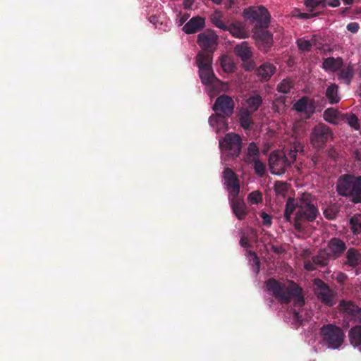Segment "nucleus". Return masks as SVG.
<instances>
[{"instance_id": "f257e3e1", "label": "nucleus", "mask_w": 361, "mask_h": 361, "mask_svg": "<svg viewBox=\"0 0 361 361\" xmlns=\"http://www.w3.org/2000/svg\"><path fill=\"white\" fill-rule=\"evenodd\" d=\"M319 214L314 199L308 193H304L300 198L288 197L284 210L286 221H293V226L298 231H302L307 223L314 221Z\"/></svg>"}, {"instance_id": "f03ea898", "label": "nucleus", "mask_w": 361, "mask_h": 361, "mask_svg": "<svg viewBox=\"0 0 361 361\" xmlns=\"http://www.w3.org/2000/svg\"><path fill=\"white\" fill-rule=\"evenodd\" d=\"M266 287L268 291L271 292L275 298L281 303H288L292 299L294 307L291 308L293 319L301 324L303 318L300 314V309L305 305L304 297L302 295V290L294 283L289 285L280 282L274 278L266 281Z\"/></svg>"}, {"instance_id": "7ed1b4c3", "label": "nucleus", "mask_w": 361, "mask_h": 361, "mask_svg": "<svg viewBox=\"0 0 361 361\" xmlns=\"http://www.w3.org/2000/svg\"><path fill=\"white\" fill-rule=\"evenodd\" d=\"M336 192L342 197L350 198L354 204L361 203V176H341L336 184Z\"/></svg>"}, {"instance_id": "20e7f679", "label": "nucleus", "mask_w": 361, "mask_h": 361, "mask_svg": "<svg viewBox=\"0 0 361 361\" xmlns=\"http://www.w3.org/2000/svg\"><path fill=\"white\" fill-rule=\"evenodd\" d=\"M234 107L235 102L230 96L227 94L219 96L212 107L216 114L209 118L211 124L213 125V123L215 121L222 126L226 125L225 118L229 117L233 114Z\"/></svg>"}, {"instance_id": "39448f33", "label": "nucleus", "mask_w": 361, "mask_h": 361, "mask_svg": "<svg viewBox=\"0 0 361 361\" xmlns=\"http://www.w3.org/2000/svg\"><path fill=\"white\" fill-rule=\"evenodd\" d=\"M196 63L199 68V75L202 82L207 85H215L220 80L215 76L212 67V58L210 54L199 51L196 57Z\"/></svg>"}, {"instance_id": "423d86ee", "label": "nucleus", "mask_w": 361, "mask_h": 361, "mask_svg": "<svg viewBox=\"0 0 361 361\" xmlns=\"http://www.w3.org/2000/svg\"><path fill=\"white\" fill-rule=\"evenodd\" d=\"M322 341L329 348L338 349L345 340V333L343 329L333 324L323 325L320 329Z\"/></svg>"}, {"instance_id": "0eeeda50", "label": "nucleus", "mask_w": 361, "mask_h": 361, "mask_svg": "<svg viewBox=\"0 0 361 361\" xmlns=\"http://www.w3.org/2000/svg\"><path fill=\"white\" fill-rule=\"evenodd\" d=\"M333 131L330 127L320 123L316 125L312 130L310 135V143L316 149H323L326 143L333 138Z\"/></svg>"}, {"instance_id": "6e6552de", "label": "nucleus", "mask_w": 361, "mask_h": 361, "mask_svg": "<svg viewBox=\"0 0 361 361\" xmlns=\"http://www.w3.org/2000/svg\"><path fill=\"white\" fill-rule=\"evenodd\" d=\"M247 18L256 22V28L266 29L269 26L271 16L264 6L250 7L244 11Z\"/></svg>"}, {"instance_id": "1a4fd4ad", "label": "nucleus", "mask_w": 361, "mask_h": 361, "mask_svg": "<svg viewBox=\"0 0 361 361\" xmlns=\"http://www.w3.org/2000/svg\"><path fill=\"white\" fill-rule=\"evenodd\" d=\"M291 161H289L286 154L283 152H272L269 157V166L272 174L281 175L285 173L286 169L290 167Z\"/></svg>"}, {"instance_id": "9d476101", "label": "nucleus", "mask_w": 361, "mask_h": 361, "mask_svg": "<svg viewBox=\"0 0 361 361\" xmlns=\"http://www.w3.org/2000/svg\"><path fill=\"white\" fill-rule=\"evenodd\" d=\"M218 36L212 30H206L197 35V43L202 50L207 54H210L212 58L213 53L218 46Z\"/></svg>"}, {"instance_id": "9b49d317", "label": "nucleus", "mask_w": 361, "mask_h": 361, "mask_svg": "<svg viewBox=\"0 0 361 361\" xmlns=\"http://www.w3.org/2000/svg\"><path fill=\"white\" fill-rule=\"evenodd\" d=\"M219 144L221 149L226 151L233 159L238 157L241 152L242 139L236 133H230L226 134Z\"/></svg>"}, {"instance_id": "f8f14e48", "label": "nucleus", "mask_w": 361, "mask_h": 361, "mask_svg": "<svg viewBox=\"0 0 361 361\" xmlns=\"http://www.w3.org/2000/svg\"><path fill=\"white\" fill-rule=\"evenodd\" d=\"M314 285L317 286L315 293L318 300L326 306H334L336 304L334 292L320 279H315Z\"/></svg>"}, {"instance_id": "ddd939ff", "label": "nucleus", "mask_w": 361, "mask_h": 361, "mask_svg": "<svg viewBox=\"0 0 361 361\" xmlns=\"http://www.w3.org/2000/svg\"><path fill=\"white\" fill-rule=\"evenodd\" d=\"M223 178L229 193L228 197H238L240 190L238 176L230 168H226L223 172Z\"/></svg>"}, {"instance_id": "4468645a", "label": "nucleus", "mask_w": 361, "mask_h": 361, "mask_svg": "<svg viewBox=\"0 0 361 361\" xmlns=\"http://www.w3.org/2000/svg\"><path fill=\"white\" fill-rule=\"evenodd\" d=\"M293 109L300 113H304L306 118H310L315 112L316 105L314 99L304 96L293 104Z\"/></svg>"}, {"instance_id": "2eb2a0df", "label": "nucleus", "mask_w": 361, "mask_h": 361, "mask_svg": "<svg viewBox=\"0 0 361 361\" xmlns=\"http://www.w3.org/2000/svg\"><path fill=\"white\" fill-rule=\"evenodd\" d=\"M232 211L239 220H243L247 213V207L242 198L238 197H228Z\"/></svg>"}, {"instance_id": "dca6fc26", "label": "nucleus", "mask_w": 361, "mask_h": 361, "mask_svg": "<svg viewBox=\"0 0 361 361\" xmlns=\"http://www.w3.org/2000/svg\"><path fill=\"white\" fill-rule=\"evenodd\" d=\"M205 26V19L201 16L190 18L183 27V31L186 34H194L202 30Z\"/></svg>"}, {"instance_id": "f3484780", "label": "nucleus", "mask_w": 361, "mask_h": 361, "mask_svg": "<svg viewBox=\"0 0 361 361\" xmlns=\"http://www.w3.org/2000/svg\"><path fill=\"white\" fill-rule=\"evenodd\" d=\"M260 29L255 32V34L259 49L267 51L273 44V35L269 31L263 28Z\"/></svg>"}, {"instance_id": "a211bd4d", "label": "nucleus", "mask_w": 361, "mask_h": 361, "mask_svg": "<svg viewBox=\"0 0 361 361\" xmlns=\"http://www.w3.org/2000/svg\"><path fill=\"white\" fill-rule=\"evenodd\" d=\"M328 248L330 252L329 255L334 259H337L344 253L347 247L343 240L338 238H333L328 243Z\"/></svg>"}, {"instance_id": "6ab92c4d", "label": "nucleus", "mask_w": 361, "mask_h": 361, "mask_svg": "<svg viewBox=\"0 0 361 361\" xmlns=\"http://www.w3.org/2000/svg\"><path fill=\"white\" fill-rule=\"evenodd\" d=\"M338 310L342 313L344 317L353 319L358 310L359 307L355 304L353 301L341 300L338 304Z\"/></svg>"}, {"instance_id": "aec40b11", "label": "nucleus", "mask_w": 361, "mask_h": 361, "mask_svg": "<svg viewBox=\"0 0 361 361\" xmlns=\"http://www.w3.org/2000/svg\"><path fill=\"white\" fill-rule=\"evenodd\" d=\"M276 71V67L270 63H264L256 70V74L262 81H268Z\"/></svg>"}, {"instance_id": "412c9836", "label": "nucleus", "mask_w": 361, "mask_h": 361, "mask_svg": "<svg viewBox=\"0 0 361 361\" xmlns=\"http://www.w3.org/2000/svg\"><path fill=\"white\" fill-rule=\"evenodd\" d=\"M346 262L345 264L352 268L361 264V254L355 248L351 247L346 252Z\"/></svg>"}, {"instance_id": "4be33fe9", "label": "nucleus", "mask_w": 361, "mask_h": 361, "mask_svg": "<svg viewBox=\"0 0 361 361\" xmlns=\"http://www.w3.org/2000/svg\"><path fill=\"white\" fill-rule=\"evenodd\" d=\"M338 71V79L346 85H350L355 75L353 65L342 66Z\"/></svg>"}, {"instance_id": "5701e85b", "label": "nucleus", "mask_w": 361, "mask_h": 361, "mask_svg": "<svg viewBox=\"0 0 361 361\" xmlns=\"http://www.w3.org/2000/svg\"><path fill=\"white\" fill-rule=\"evenodd\" d=\"M234 52L243 61L250 59L252 55L251 48L248 46L247 42H243L237 44L234 48Z\"/></svg>"}, {"instance_id": "b1692460", "label": "nucleus", "mask_w": 361, "mask_h": 361, "mask_svg": "<svg viewBox=\"0 0 361 361\" xmlns=\"http://www.w3.org/2000/svg\"><path fill=\"white\" fill-rule=\"evenodd\" d=\"M252 114L248 109H242L239 112V123L244 130H250L254 124Z\"/></svg>"}, {"instance_id": "393cba45", "label": "nucleus", "mask_w": 361, "mask_h": 361, "mask_svg": "<svg viewBox=\"0 0 361 361\" xmlns=\"http://www.w3.org/2000/svg\"><path fill=\"white\" fill-rule=\"evenodd\" d=\"M259 149L255 142H252L248 145L247 152L245 154L244 161L246 164H250L252 161L259 159Z\"/></svg>"}, {"instance_id": "a878e982", "label": "nucleus", "mask_w": 361, "mask_h": 361, "mask_svg": "<svg viewBox=\"0 0 361 361\" xmlns=\"http://www.w3.org/2000/svg\"><path fill=\"white\" fill-rule=\"evenodd\" d=\"M343 66V59L341 57H328L324 60L322 67L332 72L338 71Z\"/></svg>"}, {"instance_id": "bb28decb", "label": "nucleus", "mask_w": 361, "mask_h": 361, "mask_svg": "<svg viewBox=\"0 0 361 361\" xmlns=\"http://www.w3.org/2000/svg\"><path fill=\"white\" fill-rule=\"evenodd\" d=\"M326 97L331 104L338 103L341 100L338 95V86L335 83L331 84L326 88Z\"/></svg>"}, {"instance_id": "cd10ccee", "label": "nucleus", "mask_w": 361, "mask_h": 361, "mask_svg": "<svg viewBox=\"0 0 361 361\" xmlns=\"http://www.w3.org/2000/svg\"><path fill=\"white\" fill-rule=\"evenodd\" d=\"M227 30H228L233 37L240 39H245L248 36L244 27L240 23L231 24L230 26H228Z\"/></svg>"}, {"instance_id": "c85d7f7f", "label": "nucleus", "mask_w": 361, "mask_h": 361, "mask_svg": "<svg viewBox=\"0 0 361 361\" xmlns=\"http://www.w3.org/2000/svg\"><path fill=\"white\" fill-rule=\"evenodd\" d=\"M348 337L352 345L360 344L361 325H355L353 326L348 332Z\"/></svg>"}, {"instance_id": "c756f323", "label": "nucleus", "mask_w": 361, "mask_h": 361, "mask_svg": "<svg viewBox=\"0 0 361 361\" xmlns=\"http://www.w3.org/2000/svg\"><path fill=\"white\" fill-rule=\"evenodd\" d=\"M262 103V97L259 95L250 97L247 99V109L251 113L257 111Z\"/></svg>"}, {"instance_id": "7c9ffc66", "label": "nucleus", "mask_w": 361, "mask_h": 361, "mask_svg": "<svg viewBox=\"0 0 361 361\" xmlns=\"http://www.w3.org/2000/svg\"><path fill=\"white\" fill-rule=\"evenodd\" d=\"M350 223L353 234L361 237V215L356 214L353 216L350 220Z\"/></svg>"}, {"instance_id": "2f4dec72", "label": "nucleus", "mask_w": 361, "mask_h": 361, "mask_svg": "<svg viewBox=\"0 0 361 361\" xmlns=\"http://www.w3.org/2000/svg\"><path fill=\"white\" fill-rule=\"evenodd\" d=\"M250 164L252 166L255 173L258 176L264 177L265 176L267 167L265 164L262 162L260 159L252 161Z\"/></svg>"}, {"instance_id": "473e14b6", "label": "nucleus", "mask_w": 361, "mask_h": 361, "mask_svg": "<svg viewBox=\"0 0 361 361\" xmlns=\"http://www.w3.org/2000/svg\"><path fill=\"white\" fill-rule=\"evenodd\" d=\"M310 12H312L315 8H325L327 6L326 0H305L304 3Z\"/></svg>"}, {"instance_id": "72a5a7b5", "label": "nucleus", "mask_w": 361, "mask_h": 361, "mask_svg": "<svg viewBox=\"0 0 361 361\" xmlns=\"http://www.w3.org/2000/svg\"><path fill=\"white\" fill-rule=\"evenodd\" d=\"M294 87V83L292 79H283L277 86V90L279 92L287 94L290 92V90Z\"/></svg>"}, {"instance_id": "f704fd0d", "label": "nucleus", "mask_w": 361, "mask_h": 361, "mask_svg": "<svg viewBox=\"0 0 361 361\" xmlns=\"http://www.w3.org/2000/svg\"><path fill=\"white\" fill-rule=\"evenodd\" d=\"M343 120L346 122L351 128L355 130L360 129V122L358 118L355 114L352 113L345 114L343 116Z\"/></svg>"}, {"instance_id": "c9c22d12", "label": "nucleus", "mask_w": 361, "mask_h": 361, "mask_svg": "<svg viewBox=\"0 0 361 361\" xmlns=\"http://www.w3.org/2000/svg\"><path fill=\"white\" fill-rule=\"evenodd\" d=\"M288 190V184L285 182L276 181L274 184V191L277 195L284 197Z\"/></svg>"}, {"instance_id": "e433bc0d", "label": "nucleus", "mask_w": 361, "mask_h": 361, "mask_svg": "<svg viewBox=\"0 0 361 361\" xmlns=\"http://www.w3.org/2000/svg\"><path fill=\"white\" fill-rule=\"evenodd\" d=\"M329 256L324 252H319L317 255L312 257L313 262L317 266L324 267L329 262Z\"/></svg>"}, {"instance_id": "4c0bfd02", "label": "nucleus", "mask_w": 361, "mask_h": 361, "mask_svg": "<svg viewBox=\"0 0 361 361\" xmlns=\"http://www.w3.org/2000/svg\"><path fill=\"white\" fill-rule=\"evenodd\" d=\"M338 111L333 108H328L324 112V118L330 123H336Z\"/></svg>"}, {"instance_id": "58836bf2", "label": "nucleus", "mask_w": 361, "mask_h": 361, "mask_svg": "<svg viewBox=\"0 0 361 361\" xmlns=\"http://www.w3.org/2000/svg\"><path fill=\"white\" fill-rule=\"evenodd\" d=\"M211 20L212 23L217 27L223 30H227L228 26L225 25L224 21L221 19V16L220 13L216 12L214 14H213L211 17Z\"/></svg>"}, {"instance_id": "ea45409f", "label": "nucleus", "mask_w": 361, "mask_h": 361, "mask_svg": "<svg viewBox=\"0 0 361 361\" xmlns=\"http://www.w3.org/2000/svg\"><path fill=\"white\" fill-rule=\"evenodd\" d=\"M302 149V146H301L299 143H295L293 146H292L288 152V154H286L289 161H291V164L296 160L297 153L299 151H301Z\"/></svg>"}, {"instance_id": "a19ab883", "label": "nucleus", "mask_w": 361, "mask_h": 361, "mask_svg": "<svg viewBox=\"0 0 361 361\" xmlns=\"http://www.w3.org/2000/svg\"><path fill=\"white\" fill-rule=\"evenodd\" d=\"M247 200L252 204H257L262 202V195L258 190L253 191L248 195Z\"/></svg>"}, {"instance_id": "79ce46f5", "label": "nucleus", "mask_w": 361, "mask_h": 361, "mask_svg": "<svg viewBox=\"0 0 361 361\" xmlns=\"http://www.w3.org/2000/svg\"><path fill=\"white\" fill-rule=\"evenodd\" d=\"M312 42H309V40H306L302 38L299 39L297 41V44L299 49L303 51H310L312 47Z\"/></svg>"}, {"instance_id": "37998d69", "label": "nucleus", "mask_w": 361, "mask_h": 361, "mask_svg": "<svg viewBox=\"0 0 361 361\" xmlns=\"http://www.w3.org/2000/svg\"><path fill=\"white\" fill-rule=\"evenodd\" d=\"M250 255L251 257V261H252L254 264V271L256 274H257L259 271V267H260V263L259 261V258L257 256L256 253L255 252H250Z\"/></svg>"}, {"instance_id": "c03bdc74", "label": "nucleus", "mask_w": 361, "mask_h": 361, "mask_svg": "<svg viewBox=\"0 0 361 361\" xmlns=\"http://www.w3.org/2000/svg\"><path fill=\"white\" fill-rule=\"evenodd\" d=\"M260 216H261V217L262 219L263 224L264 225H265V226L271 225V216L270 215H269L266 212H263L261 213Z\"/></svg>"}, {"instance_id": "a18cd8bd", "label": "nucleus", "mask_w": 361, "mask_h": 361, "mask_svg": "<svg viewBox=\"0 0 361 361\" xmlns=\"http://www.w3.org/2000/svg\"><path fill=\"white\" fill-rule=\"evenodd\" d=\"M360 27L357 23H350L347 25V30L353 33L358 31Z\"/></svg>"}, {"instance_id": "49530a36", "label": "nucleus", "mask_w": 361, "mask_h": 361, "mask_svg": "<svg viewBox=\"0 0 361 361\" xmlns=\"http://www.w3.org/2000/svg\"><path fill=\"white\" fill-rule=\"evenodd\" d=\"M316 264L313 262L312 259V262H306L305 264V268L308 271H313L316 269Z\"/></svg>"}, {"instance_id": "de8ad7c7", "label": "nucleus", "mask_w": 361, "mask_h": 361, "mask_svg": "<svg viewBox=\"0 0 361 361\" xmlns=\"http://www.w3.org/2000/svg\"><path fill=\"white\" fill-rule=\"evenodd\" d=\"M316 16H317V13H300L299 17L302 19H310Z\"/></svg>"}, {"instance_id": "09e8293b", "label": "nucleus", "mask_w": 361, "mask_h": 361, "mask_svg": "<svg viewBox=\"0 0 361 361\" xmlns=\"http://www.w3.org/2000/svg\"><path fill=\"white\" fill-rule=\"evenodd\" d=\"M352 320L361 324V308L360 307H359L358 310H357V312H355L354 318H353Z\"/></svg>"}, {"instance_id": "8fccbe9b", "label": "nucleus", "mask_w": 361, "mask_h": 361, "mask_svg": "<svg viewBox=\"0 0 361 361\" xmlns=\"http://www.w3.org/2000/svg\"><path fill=\"white\" fill-rule=\"evenodd\" d=\"M326 1H327V5L331 7H333V8H337L341 4L339 0H326Z\"/></svg>"}, {"instance_id": "3c124183", "label": "nucleus", "mask_w": 361, "mask_h": 361, "mask_svg": "<svg viewBox=\"0 0 361 361\" xmlns=\"http://www.w3.org/2000/svg\"><path fill=\"white\" fill-rule=\"evenodd\" d=\"M221 66L224 70L226 72H231L233 68V66L231 63H226V62H222Z\"/></svg>"}, {"instance_id": "603ef678", "label": "nucleus", "mask_w": 361, "mask_h": 361, "mask_svg": "<svg viewBox=\"0 0 361 361\" xmlns=\"http://www.w3.org/2000/svg\"><path fill=\"white\" fill-rule=\"evenodd\" d=\"M240 244L243 247H247L250 245L247 239L244 236L240 238Z\"/></svg>"}, {"instance_id": "864d4df0", "label": "nucleus", "mask_w": 361, "mask_h": 361, "mask_svg": "<svg viewBox=\"0 0 361 361\" xmlns=\"http://www.w3.org/2000/svg\"><path fill=\"white\" fill-rule=\"evenodd\" d=\"M195 0H184L183 6L185 8H190Z\"/></svg>"}, {"instance_id": "5fc2aeb1", "label": "nucleus", "mask_w": 361, "mask_h": 361, "mask_svg": "<svg viewBox=\"0 0 361 361\" xmlns=\"http://www.w3.org/2000/svg\"><path fill=\"white\" fill-rule=\"evenodd\" d=\"M328 154H329V156L332 157V158L336 157V152L334 149H330L329 150Z\"/></svg>"}, {"instance_id": "6e6d98bb", "label": "nucleus", "mask_w": 361, "mask_h": 361, "mask_svg": "<svg viewBox=\"0 0 361 361\" xmlns=\"http://www.w3.org/2000/svg\"><path fill=\"white\" fill-rule=\"evenodd\" d=\"M317 37L314 35L310 40H309V42H312V47H316L317 46Z\"/></svg>"}, {"instance_id": "4d7b16f0", "label": "nucleus", "mask_w": 361, "mask_h": 361, "mask_svg": "<svg viewBox=\"0 0 361 361\" xmlns=\"http://www.w3.org/2000/svg\"><path fill=\"white\" fill-rule=\"evenodd\" d=\"M281 247H276V246H272V250L275 252V253H277V254H279L281 252Z\"/></svg>"}, {"instance_id": "13d9d810", "label": "nucleus", "mask_w": 361, "mask_h": 361, "mask_svg": "<svg viewBox=\"0 0 361 361\" xmlns=\"http://www.w3.org/2000/svg\"><path fill=\"white\" fill-rule=\"evenodd\" d=\"M345 5H352L354 3V0H342Z\"/></svg>"}, {"instance_id": "bf43d9fd", "label": "nucleus", "mask_w": 361, "mask_h": 361, "mask_svg": "<svg viewBox=\"0 0 361 361\" xmlns=\"http://www.w3.org/2000/svg\"><path fill=\"white\" fill-rule=\"evenodd\" d=\"M229 4V7L231 8L232 6L236 4L237 0H227Z\"/></svg>"}, {"instance_id": "052dcab7", "label": "nucleus", "mask_w": 361, "mask_h": 361, "mask_svg": "<svg viewBox=\"0 0 361 361\" xmlns=\"http://www.w3.org/2000/svg\"><path fill=\"white\" fill-rule=\"evenodd\" d=\"M324 214L325 216H326L327 219H333V217H332V216H329V214H328V211H327V210L324 211Z\"/></svg>"}, {"instance_id": "680f3d73", "label": "nucleus", "mask_w": 361, "mask_h": 361, "mask_svg": "<svg viewBox=\"0 0 361 361\" xmlns=\"http://www.w3.org/2000/svg\"><path fill=\"white\" fill-rule=\"evenodd\" d=\"M353 346L357 347L359 348V350L361 352V341H360V344L354 345Z\"/></svg>"}, {"instance_id": "e2e57ef3", "label": "nucleus", "mask_w": 361, "mask_h": 361, "mask_svg": "<svg viewBox=\"0 0 361 361\" xmlns=\"http://www.w3.org/2000/svg\"><path fill=\"white\" fill-rule=\"evenodd\" d=\"M348 9H349L348 8H344L343 11V13H346L348 11Z\"/></svg>"}, {"instance_id": "0e129e2a", "label": "nucleus", "mask_w": 361, "mask_h": 361, "mask_svg": "<svg viewBox=\"0 0 361 361\" xmlns=\"http://www.w3.org/2000/svg\"><path fill=\"white\" fill-rule=\"evenodd\" d=\"M359 91H360V95L361 96V85H360Z\"/></svg>"}, {"instance_id": "69168bd1", "label": "nucleus", "mask_w": 361, "mask_h": 361, "mask_svg": "<svg viewBox=\"0 0 361 361\" xmlns=\"http://www.w3.org/2000/svg\"><path fill=\"white\" fill-rule=\"evenodd\" d=\"M150 18L151 19H155V16H152Z\"/></svg>"}, {"instance_id": "338daca9", "label": "nucleus", "mask_w": 361, "mask_h": 361, "mask_svg": "<svg viewBox=\"0 0 361 361\" xmlns=\"http://www.w3.org/2000/svg\"><path fill=\"white\" fill-rule=\"evenodd\" d=\"M357 13H361V10H360V11H357Z\"/></svg>"}]
</instances>
